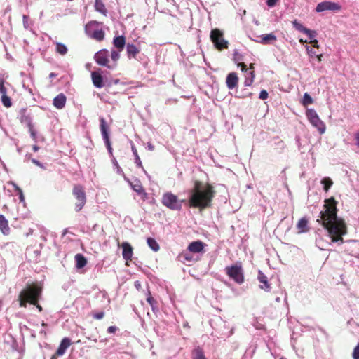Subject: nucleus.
<instances>
[{"instance_id": "nucleus-1", "label": "nucleus", "mask_w": 359, "mask_h": 359, "mask_svg": "<svg viewBox=\"0 0 359 359\" xmlns=\"http://www.w3.org/2000/svg\"><path fill=\"white\" fill-rule=\"evenodd\" d=\"M317 222H318L327 233L332 243H344L343 236L346 235V226L343 219L337 216V202L333 197L325 200L323 210L319 212Z\"/></svg>"}, {"instance_id": "nucleus-2", "label": "nucleus", "mask_w": 359, "mask_h": 359, "mask_svg": "<svg viewBox=\"0 0 359 359\" xmlns=\"http://www.w3.org/2000/svg\"><path fill=\"white\" fill-rule=\"evenodd\" d=\"M215 191L209 184L202 185L200 182H196L194 189L190 191L189 206L205 209L210 206Z\"/></svg>"}, {"instance_id": "nucleus-3", "label": "nucleus", "mask_w": 359, "mask_h": 359, "mask_svg": "<svg viewBox=\"0 0 359 359\" xmlns=\"http://www.w3.org/2000/svg\"><path fill=\"white\" fill-rule=\"evenodd\" d=\"M41 288L35 285H29L23 289L18 296L20 306L26 307L27 304L29 303L36 306L39 311H42L41 306L38 304L41 297Z\"/></svg>"}, {"instance_id": "nucleus-4", "label": "nucleus", "mask_w": 359, "mask_h": 359, "mask_svg": "<svg viewBox=\"0 0 359 359\" xmlns=\"http://www.w3.org/2000/svg\"><path fill=\"white\" fill-rule=\"evenodd\" d=\"M85 32L88 37L97 41L104 40L105 36L102 23L95 20L90 21L86 25Z\"/></svg>"}, {"instance_id": "nucleus-5", "label": "nucleus", "mask_w": 359, "mask_h": 359, "mask_svg": "<svg viewBox=\"0 0 359 359\" xmlns=\"http://www.w3.org/2000/svg\"><path fill=\"white\" fill-rule=\"evenodd\" d=\"M184 200L178 199L177 196L172 192H165L163 194L161 198L162 204L172 210L179 211L182 208Z\"/></svg>"}, {"instance_id": "nucleus-6", "label": "nucleus", "mask_w": 359, "mask_h": 359, "mask_svg": "<svg viewBox=\"0 0 359 359\" xmlns=\"http://www.w3.org/2000/svg\"><path fill=\"white\" fill-rule=\"evenodd\" d=\"M224 271L228 276L238 284L244 282V273L241 263H236L225 267Z\"/></svg>"}, {"instance_id": "nucleus-7", "label": "nucleus", "mask_w": 359, "mask_h": 359, "mask_svg": "<svg viewBox=\"0 0 359 359\" xmlns=\"http://www.w3.org/2000/svg\"><path fill=\"white\" fill-rule=\"evenodd\" d=\"M210 37L217 49L222 50L228 48L229 42L224 39V34L220 29H212Z\"/></svg>"}, {"instance_id": "nucleus-8", "label": "nucleus", "mask_w": 359, "mask_h": 359, "mask_svg": "<svg viewBox=\"0 0 359 359\" xmlns=\"http://www.w3.org/2000/svg\"><path fill=\"white\" fill-rule=\"evenodd\" d=\"M306 115L311 125L316 128L320 134H323L325 131V125L320 119L316 111L313 109H309L306 110Z\"/></svg>"}, {"instance_id": "nucleus-9", "label": "nucleus", "mask_w": 359, "mask_h": 359, "mask_svg": "<svg viewBox=\"0 0 359 359\" xmlns=\"http://www.w3.org/2000/svg\"><path fill=\"white\" fill-rule=\"evenodd\" d=\"M73 195L77 200V203L75 204V210L76 212H79L82 210L86 204V193L81 186L76 185L73 189Z\"/></svg>"}, {"instance_id": "nucleus-10", "label": "nucleus", "mask_w": 359, "mask_h": 359, "mask_svg": "<svg viewBox=\"0 0 359 359\" xmlns=\"http://www.w3.org/2000/svg\"><path fill=\"white\" fill-rule=\"evenodd\" d=\"M341 8V6L338 4L329 1H323L317 4L315 11L317 13H321L323 11H339Z\"/></svg>"}, {"instance_id": "nucleus-11", "label": "nucleus", "mask_w": 359, "mask_h": 359, "mask_svg": "<svg viewBox=\"0 0 359 359\" xmlns=\"http://www.w3.org/2000/svg\"><path fill=\"white\" fill-rule=\"evenodd\" d=\"M95 62L100 66L106 67L109 69L110 65L109 51L107 49H102L97 51L95 55Z\"/></svg>"}, {"instance_id": "nucleus-12", "label": "nucleus", "mask_w": 359, "mask_h": 359, "mask_svg": "<svg viewBox=\"0 0 359 359\" xmlns=\"http://www.w3.org/2000/svg\"><path fill=\"white\" fill-rule=\"evenodd\" d=\"M100 127L102 136L104 142V144L107 147V149L111 147V146L109 140L108 126L107 125L105 119L103 117H100Z\"/></svg>"}, {"instance_id": "nucleus-13", "label": "nucleus", "mask_w": 359, "mask_h": 359, "mask_svg": "<svg viewBox=\"0 0 359 359\" xmlns=\"http://www.w3.org/2000/svg\"><path fill=\"white\" fill-rule=\"evenodd\" d=\"M257 279L262 285H259V288L264 290L265 292H269L271 290V285L269 283L267 276L261 271H258Z\"/></svg>"}, {"instance_id": "nucleus-14", "label": "nucleus", "mask_w": 359, "mask_h": 359, "mask_svg": "<svg viewBox=\"0 0 359 359\" xmlns=\"http://www.w3.org/2000/svg\"><path fill=\"white\" fill-rule=\"evenodd\" d=\"M238 77L236 72L229 73L226 79V84L229 90L235 88L238 86Z\"/></svg>"}, {"instance_id": "nucleus-15", "label": "nucleus", "mask_w": 359, "mask_h": 359, "mask_svg": "<svg viewBox=\"0 0 359 359\" xmlns=\"http://www.w3.org/2000/svg\"><path fill=\"white\" fill-rule=\"evenodd\" d=\"M20 121L22 123L26 124L27 128L33 126L32 116L25 108L21 109L20 111Z\"/></svg>"}, {"instance_id": "nucleus-16", "label": "nucleus", "mask_w": 359, "mask_h": 359, "mask_svg": "<svg viewBox=\"0 0 359 359\" xmlns=\"http://www.w3.org/2000/svg\"><path fill=\"white\" fill-rule=\"evenodd\" d=\"M233 60L235 63L237 64V66L240 67L243 72H247L246 65L241 62L243 60V55L241 54L236 49L233 50Z\"/></svg>"}, {"instance_id": "nucleus-17", "label": "nucleus", "mask_w": 359, "mask_h": 359, "mask_svg": "<svg viewBox=\"0 0 359 359\" xmlns=\"http://www.w3.org/2000/svg\"><path fill=\"white\" fill-rule=\"evenodd\" d=\"M122 246V256L126 261L131 260L133 256V248L128 242H123Z\"/></svg>"}, {"instance_id": "nucleus-18", "label": "nucleus", "mask_w": 359, "mask_h": 359, "mask_svg": "<svg viewBox=\"0 0 359 359\" xmlns=\"http://www.w3.org/2000/svg\"><path fill=\"white\" fill-rule=\"evenodd\" d=\"M120 52L118 49H112L109 53V57H111L110 65H109V69L113 70L116 67L117 62L120 58Z\"/></svg>"}, {"instance_id": "nucleus-19", "label": "nucleus", "mask_w": 359, "mask_h": 359, "mask_svg": "<svg viewBox=\"0 0 359 359\" xmlns=\"http://www.w3.org/2000/svg\"><path fill=\"white\" fill-rule=\"evenodd\" d=\"M130 185H131V187H132V189H133L134 191H135L136 193H137L140 195H142V198L144 199L147 198V194L144 191V188H143V187H142V184H141L140 180H135L134 181V182H131L130 183Z\"/></svg>"}, {"instance_id": "nucleus-20", "label": "nucleus", "mask_w": 359, "mask_h": 359, "mask_svg": "<svg viewBox=\"0 0 359 359\" xmlns=\"http://www.w3.org/2000/svg\"><path fill=\"white\" fill-rule=\"evenodd\" d=\"M71 345V340L65 337L62 339L59 347L56 351V355H62L66 352L67 349L69 348V346Z\"/></svg>"}, {"instance_id": "nucleus-21", "label": "nucleus", "mask_w": 359, "mask_h": 359, "mask_svg": "<svg viewBox=\"0 0 359 359\" xmlns=\"http://www.w3.org/2000/svg\"><path fill=\"white\" fill-rule=\"evenodd\" d=\"M66 100V96L63 93H60L53 99V106L58 109H62L65 106Z\"/></svg>"}, {"instance_id": "nucleus-22", "label": "nucleus", "mask_w": 359, "mask_h": 359, "mask_svg": "<svg viewBox=\"0 0 359 359\" xmlns=\"http://www.w3.org/2000/svg\"><path fill=\"white\" fill-rule=\"evenodd\" d=\"M91 78L93 85L96 88H101L104 86V83L103 82V77L99 72H93L91 73Z\"/></svg>"}, {"instance_id": "nucleus-23", "label": "nucleus", "mask_w": 359, "mask_h": 359, "mask_svg": "<svg viewBox=\"0 0 359 359\" xmlns=\"http://www.w3.org/2000/svg\"><path fill=\"white\" fill-rule=\"evenodd\" d=\"M203 247H204L203 243L202 241H197L191 242L189 245L187 250L190 252L198 253V252H201L203 250Z\"/></svg>"}, {"instance_id": "nucleus-24", "label": "nucleus", "mask_w": 359, "mask_h": 359, "mask_svg": "<svg viewBox=\"0 0 359 359\" xmlns=\"http://www.w3.org/2000/svg\"><path fill=\"white\" fill-rule=\"evenodd\" d=\"M113 46L119 51H122L126 46V38L124 36H117L113 39Z\"/></svg>"}, {"instance_id": "nucleus-25", "label": "nucleus", "mask_w": 359, "mask_h": 359, "mask_svg": "<svg viewBox=\"0 0 359 359\" xmlns=\"http://www.w3.org/2000/svg\"><path fill=\"white\" fill-rule=\"evenodd\" d=\"M126 53L129 59L135 58L136 55L140 53V49L133 43H128L126 45Z\"/></svg>"}, {"instance_id": "nucleus-26", "label": "nucleus", "mask_w": 359, "mask_h": 359, "mask_svg": "<svg viewBox=\"0 0 359 359\" xmlns=\"http://www.w3.org/2000/svg\"><path fill=\"white\" fill-rule=\"evenodd\" d=\"M74 258L77 270L83 269L86 265L87 259L82 254H76Z\"/></svg>"}, {"instance_id": "nucleus-27", "label": "nucleus", "mask_w": 359, "mask_h": 359, "mask_svg": "<svg viewBox=\"0 0 359 359\" xmlns=\"http://www.w3.org/2000/svg\"><path fill=\"white\" fill-rule=\"evenodd\" d=\"M260 38L261 39L259 41V42L262 44H271L276 41V36L273 33L263 34L260 36Z\"/></svg>"}, {"instance_id": "nucleus-28", "label": "nucleus", "mask_w": 359, "mask_h": 359, "mask_svg": "<svg viewBox=\"0 0 359 359\" xmlns=\"http://www.w3.org/2000/svg\"><path fill=\"white\" fill-rule=\"evenodd\" d=\"M0 230L4 235H8L10 232L8 220L3 215H0Z\"/></svg>"}, {"instance_id": "nucleus-29", "label": "nucleus", "mask_w": 359, "mask_h": 359, "mask_svg": "<svg viewBox=\"0 0 359 359\" xmlns=\"http://www.w3.org/2000/svg\"><path fill=\"white\" fill-rule=\"evenodd\" d=\"M147 302L149 304L151 307V310L154 313L158 312L159 309L157 305V302L152 297L151 292L148 290Z\"/></svg>"}, {"instance_id": "nucleus-30", "label": "nucleus", "mask_w": 359, "mask_h": 359, "mask_svg": "<svg viewBox=\"0 0 359 359\" xmlns=\"http://www.w3.org/2000/svg\"><path fill=\"white\" fill-rule=\"evenodd\" d=\"M297 227L299 229V233L307 232L309 231L308 220L304 217L300 219L297 224Z\"/></svg>"}, {"instance_id": "nucleus-31", "label": "nucleus", "mask_w": 359, "mask_h": 359, "mask_svg": "<svg viewBox=\"0 0 359 359\" xmlns=\"http://www.w3.org/2000/svg\"><path fill=\"white\" fill-rule=\"evenodd\" d=\"M245 72V79L244 81V86H250L255 79V73L254 71H248L247 69V72Z\"/></svg>"}, {"instance_id": "nucleus-32", "label": "nucleus", "mask_w": 359, "mask_h": 359, "mask_svg": "<svg viewBox=\"0 0 359 359\" xmlns=\"http://www.w3.org/2000/svg\"><path fill=\"white\" fill-rule=\"evenodd\" d=\"M95 8L97 12H100L104 15H106L107 13V10L106 9L105 6L102 0H95Z\"/></svg>"}, {"instance_id": "nucleus-33", "label": "nucleus", "mask_w": 359, "mask_h": 359, "mask_svg": "<svg viewBox=\"0 0 359 359\" xmlns=\"http://www.w3.org/2000/svg\"><path fill=\"white\" fill-rule=\"evenodd\" d=\"M192 358L193 359H206L203 350L199 347L193 350Z\"/></svg>"}, {"instance_id": "nucleus-34", "label": "nucleus", "mask_w": 359, "mask_h": 359, "mask_svg": "<svg viewBox=\"0 0 359 359\" xmlns=\"http://www.w3.org/2000/svg\"><path fill=\"white\" fill-rule=\"evenodd\" d=\"M147 244L149 246V248L153 251L157 252L159 250V249H160L159 245L154 238H148L147 240Z\"/></svg>"}, {"instance_id": "nucleus-35", "label": "nucleus", "mask_w": 359, "mask_h": 359, "mask_svg": "<svg viewBox=\"0 0 359 359\" xmlns=\"http://www.w3.org/2000/svg\"><path fill=\"white\" fill-rule=\"evenodd\" d=\"M55 46H56L55 50L57 53H59L62 55H65L67 54V48L65 44L60 43V42H56Z\"/></svg>"}, {"instance_id": "nucleus-36", "label": "nucleus", "mask_w": 359, "mask_h": 359, "mask_svg": "<svg viewBox=\"0 0 359 359\" xmlns=\"http://www.w3.org/2000/svg\"><path fill=\"white\" fill-rule=\"evenodd\" d=\"M292 24L293 25V27L298 30L300 32L304 33L308 32L309 29L305 27L303 25H302L300 22H299L297 20H294L292 22Z\"/></svg>"}, {"instance_id": "nucleus-37", "label": "nucleus", "mask_w": 359, "mask_h": 359, "mask_svg": "<svg viewBox=\"0 0 359 359\" xmlns=\"http://www.w3.org/2000/svg\"><path fill=\"white\" fill-rule=\"evenodd\" d=\"M321 184L323 185V189L327 192L332 185L333 182L330 177H326L321 180Z\"/></svg>"}, {"instance_id": "nucleus-38", "label": "nucleus", "mask_w": 359, "mask_h": 359, "mask_svg": "<svg viewBox=\"0 0 359 359\" xmlns=\"http://www.w3.org/2000/svg\"><path fill=\"white\" fill-rule=\"evenodd\" d=\"M132 151L135 156V163H136L137 166L139 168H142V161L138 156L137 149H135L134 145L132 146Z\"/></svg>"}, {"instance_id": "nucleus-39", "label": "nucleus", "mask_w": 359, "mask_h": 359, "mask_svg": "<svg viewBox=\"0 0 359 359\" xmlns=\"http://www.w3.org/2000/svg\"><path fill=\"white\" fill-rule=\"evenodd\" d=\"M313 102V100L311 95L309 93H305L302 99V104L306 106L309 104H311Z\"/></svg>"}, {"instance_id": "nucleus-40", "label": "nucleus", "mask_w": 359, "mask_h": 359, "mask_svg": "<svg viewBox=\"0 0 359 359\" xmlns=\"http://www.w3.org/2000/svg\"><path fill=\"white\" fill-rule=\"evenodd\" d=\"M1 100L4 107H10L12 105L11 100L6 94L1 95Z\"/></svg>"}, {"instance_id": "nucleus-41", "label": "nucleus", "mask_w": 359, "mask_h": 359, "mask_svg": "<svg viewBox=\"0 0 359 359\" xmlns=\"http://www.w3.org/2000/svg\"><path fill=\"white\" fill-rule=\"evenodd\" d=\"M190 253L191 252L188 250H187L186 251L183 252L181 254L180 257H181V258L184 259L186 261L191 262L193 260V259H192V257L191 256Z\"/></svg>"}, {"instance_id": "nucleus-42", "label": "nucleus", "mask_w": 359, "mask_h": 359, "mask_svg": "<svg viewBox=\"0 0 359 359\" xmlns=\"http://www.w3.org/2000/svg\"><path fill=\"white\" fill-rule=\"evenodd\" d=\"M112 163L116 170V172L119 175H123L121 168L119 166L117 161L116 160V158L114 156L112 158Z\"/></svg>"}, {"instance_id": "nucleus-43", "label": "nucleus", "mask_w": 359, "mask_h": 359, "mask_svg": "<svg viewBox=\"0 0 359 359\" xmlns=\"http://www.w3.org/2000/svg\"><path fill=\"white\" fill-rule=\"evenodd\" d=\"M29 129V132L30 133V135L32 137V138L34 140V142H36V139H37V133L36 131L34 129V126H31L29 128H28Z\"/></svg>"}, {"instance_id": "nucleus-44", "label": "nucleus", "mask_w": 359, "mask_h": 359, "mask_svg": "<svg viewBox=\"0 0 359 359\" xmlns=\"http://www.w3.org/2000/svg\"><path fill=\"white\" fill-rule=\"evenodd\" d=\"M306 48L307 53L310 57L316 56L318 57L319 60H320V57H322V55H316V52L313 50L310 49L308 46H306Z\"/></svg>"}, {"instance_id": "nucleus-45", "label": "nucleus", "mask_w": 359, "mask_h": 359, "mask_svg": "<svg viewBox=\"0 0 359 359\" xmlns=\"http://www.w3.org/2000/svg\"><path fill=\"white\" fill-rule=\"evenodd\" d=\"M304 34H306L309 36V38L311 39V41L315 39V37L317 35V33L316 31L311 30L309 29V32H304Z\"/></svg>"}, {"instance_id": "nucleus-46", "label": "nucleus", "mask_w": 359, "mask_h": 359, "mask_svg": "<svg viewBox=\"0 0 359 359\" xmlns=\"http://www.w3.org/2000/svg\"><path fill=\"white\" fill-rule=\"evenodd\" d=\"M7 90L6 87L4 86V81L3 79L0 78V93L1 95L6 94Z\"/></svg>"}, {"instance_id": "nucleus-47", "label": "nucleus", "mask_w": 359, "mask_h": 359, "mask_svg": "<svg viewBox=\"0 0 359 359\" xmlns=\"http://www.w3.org/2000/svg\"><path fill=\"white\" fill-rule=\"evenodd\" d=\"M352 357L353 359H359V344L353 349Z\"/></svg>"}, {"instance_id": "nucleus-48", "label": "nucleus", "mask_w": 359, "mask_h": 359, "mask_svg": "<svg viewBox=\"0 0 359 359\" xmlns=\"http://www.w3.org/2000/svg\"><path fill=\"white\" fill-rule=\"evenodd\" d=\"M16 190H18V194H19V198H20V201L21 202H23L25 201V198H24V195H23V193H22V191L21 189H20L17 185L14 184Z\"/></svg>"}, {"instance_id": "nucleus-49", "label": "nucleus", "mask_w": 359, "mask_h": 359, "mask_svg": "<svg viewBox=\"0 0 359 359\" xmlns=\"http://www.w3.org/2000/svg\"><path fill=\"white\" fill-rule=\"evenodd\" d=\"M93 318L95 319H97V320H101L104 318V311H100L99 313H94L93 315Z\"/></svg>"}, {"instance_id": "nucleus-50", "label": "nucleus", "mask_w": 359, "mask_h": 359, "mask_svg": "<svg viewBox=\"0 0 359 359\" xmlns=\"http://www.w3.org/2000/svg\"><path fill=\"white\" fill-rule=\"evenodd\" d=\"M268 95H269V94H268L267 91L265 90H261V92L259 93V97L261 100H266L268 97Z\"/></svg>"}, {"instance_id": "nucleus-51", "label": "nucleus", "mask_w": 359, "mask_h": 359, "mask_svg": "<svg viewBox=\"0 0 359 359\" xmlns=\"http://www.w3.org/2000/svg\"><path fill=\"white\" fill-rule=\"evenodd\" d=\"M31 161H32V162L34 165H37V166H39V167L41 168H42V169H43V170H45V169H46V167L43 165V163H41L40 161H39L38 160H36V159H35V158H32V159H31Z\"/></svg>"}, {"instance_id": "nucleus-52", "label": "nucleus", "mask_w": 359, "mask_h": 359, "mask_svg": "<svg viewBox=\"0 0 359 359\" xmlns=\"http://www.w3.org/2000/svg\"><path fill=\"white\" fill-rule=\"evenodd\" d=\"M22 19H23L24 27H25V28L27 29L29 27V23H28L29 18H28V16L24 15L22 17Z\"/></svg>"}, {"instance_id": "nucleus-53", "label": "nucleus", "mask_w": 359, "mask_h": 359, "mask_svg": "<svg viewBox=\"0 0 359 359\" xmlns=\"http://www.w3.org/2000/svg\"><path fill=\"white\" fill-rule=\"evenodd\" d=\"M117 330H118V327L116 326H109L107 328V332L109 333V334L114 333Z\"/></svg>"}, {"instance_id": "nucleus-54", "label": "nucleus", "mask_w": 359, "mask_h": 359, "mask_svg": "<svg viewBox=\"0 0 359 359\" xmlns=\"http://www.w3.org/2000/svg\"><path fill=\"white\" fill-rule=\"evenodd\" d=\"M278 0H266V4L269 7H273L276 5Z\"/></svg>"}, {"instance_id": "nucleus-55", "label": "nucleus", "mask_w": 359, "mask_h": 359, "mask_svg": "<svg viewBox=\"0 0 359 359\" xmlns=\"http://www.w3.org/2000/svg\"><path fill=\"white\" fill-rule=\"evenodd\" d=\"M355 145L359 147V133L355 135Z\"/></svg>"}, {"instance_id": "nucleus-56", "label": "nucleus", "mask_w": 359, "mask_h": 359, "mask_svg": "<svg viewBox=\"0 0 359 359\" xmlns=\"http://www.w3.org/2000/svg\"><path fill=\"white\" fill-rule=\"evenodd\" d=\"M311 43H313V47L318 48V42L316 39L311 40Z\"/></svg>"}, {"instance_id": "nucleus-57", "label": "nucleus", "mask_w": 359, "mask_h": 359, "mask_svg": "<svg viewBox=\"0 0 359 359\" xmlns=\"http://www.w3.org/2000/svg\"><path fill=\"white\" fill-rule=\"evenodd\" d=\"M32 149H33L34 151L36 152V151H39V147L37 145L35 144V145L33 146Z\"/></svg>"}, {"instance_id": "nucleus-58", "label": "nucleus", "mask_w": 359, "mask_h": 359, "mask_svg": "<svg viewBox=\"0 0 359 359\" xmlns=\"http://www.w3.org/2000/svg\"><path fill=\"white\" fill-rule=\"evenodd\" d=\"M147 147L150 151H153L154 149V147L151 144H149Z\"/></svg>"}, {"instance_id": "nucleus-59", "label": "nucleus", "mask_w": 359, "mask_h": 359, "mask_svg": "<svg viewBox=\"0 0 359 359\" xmlns=\"http://www.w3.org/2000/svg\"><path fill=\"white\" fill-rule=\"evenodd\" d=\"M107 150H108L109 154L113 157V155H112V151H113L112 147H111L109 148H107Z\"/></svg>"}, {"instance_id": "nucleus-60", "label": "nucleus", "mask_w": 359, "mask_h": 359, "mask_svg": "<svg viewBox=\"0 0 359 359\" xmlns=\"http://www.w3.org/2000/svg\"><path fill=\"white\" fill-rule=\"evenodd\" d=\"M50 78H54L56 76V74L51 72L49 75Z\"/></svg>"}, {"instance_id": "nucleus-61", "label": "nucleus", "mask_w": 359, "mask_h": 359, "mask_svg": "<svg viewBox=\"0 0 359 359\" xmlns=\"http://www.w3.org/2000/svg\"><path fill=\"white\" fill-rule=\"evenodd\" d=\"M249 69H250V71H253V69H254V64H250V67Z\"/></svg>"}, {"instance_id": "nucleus-62", "label": "nucleus", "mask_w": 359, "mask_h": 359, "mask_svg": "<svg viewBox=\"0 0 359 359\" xmlns=\"http://www.w3.org/2000/svg\"><path fill=\"white\" fill-rule=\"evenodd\" d=\"M25 157H26L27 158H28V159H32V158H31V154H26Z\"/></svg>"}, {"instance_id": "nucleus-63", "label": "nucleus", "mask_w": 359, "mask_h": 359, "mask_svg": "<svg viewBox=\"0 0 359 359\" xmlns=\"http://www.w3.org/2000/svg\"><path fill=\"white\" fill-rule=\"evenodd\" d=\"M119 82L118 79H116L114 81V83L117 84Z\"/></svg>"}, {"instance_id": "nucleus-64", "label": "nucleus", "mask_w": 359, "mask_h": 359, "mask_svg": "<svg viewBox=\"0 0 359 359\" xmlns=\"http://www.w3.org/2000/svg\"><path fill=\"white\" fill-rule=\"evenodd\" d=\"M50 359H57L55 355H53Z\"/></svg>"}]
</instances>
